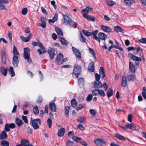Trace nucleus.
Segmentation results:
<instances>
[{"label": "nucleus", "mask_w": 146, "mask_h": 146, "mask_svg": "<svg viewBox=\"0 0 146 146\" xmlns=\"http://www.w3.org/2000/svg\"><path fill=\"white\" fill-rule=\"evenodd\" d=\"M64 18L63 19V22L64 24L71 27H73L74 28H76L77 26L76 23L72 21L69 16L63 15Z\"/></svg>", "instance_id": "nucleus-1"}, {"label": "nucleus", "mask_w": 146, "mask_h": 146, "mask_svg": "<svg viewBox=\"0 0 146 146\" xmlns=\"http://www.w3.org/2000/svg\"><path fill=\"white\" fill-rule=\"evenodd\" d=\"M32 45L34 46H38L42 50L38 49L37 50V51L39 53V54H41L47 52V51L45 49L44 46L42 44L39 39H37V42L33 41L32 43Z\"/></svg>", "instance_id": "nucleus-2"}, {"label": "nucleus", "mask_w": 146, "mask_h": 146, "mask_svg": "<svg viewBox=\"0 0 146 146\" xmlns=\"http://www.w3.org/2000/svg\"><path fill=\"white\" fill-rule=\"evenodd\" d=\"M90 8L89 6H87L86 8L83 9L82 11V13H83V17L89 21L94 22L95 21L94 18L90 16H88L87 14L88 13Z\"/></svg>", "instance_id": "nucleus-3"}, {"label": "nucleus", "mask_w": 146, "mask_h": 146, "mask_svg": "<svg viewBox=\"0 0 146 146\" xmlns=\"http://www.w3.org/2000/svg\"><path fill=\"white\" fill-rule=\"evenodd\" d=\"M31 118V119H32ZM41 121L40 119H34L31 120V124L33 127L35 129H36L39 128V125L41 124Z\"/></svg>", "instance_id": "nucleus-4"}, {"label": "nucleus", "mask_w": 146, "mask_h": 146, "mask_svg": "<svg viewBox=\"0 0 146 146\" xmlns=\"http://www.w3.org/2000/svg\"><path fill=\"white\" fill-rule=\"evenodd\" d=\"M81 67L80 65H77L75 66L74 68L73 72V76L74 78H77L80 74Z\"/></svg>", "instance_id": "nucleus-5"}, {"label": "nucleus", "mask_w": 146, "mask_h": 146, "mask_svg": "<svg viewBox=\"0 0 146 146\" xmlns=\"http://www.w3.org/2000/svg\"><path fill=\"white\" fill-rule=\"evenodd\" d=\"M24 53L23 54L24 58L27 60L29 62H31L32 60L30 57L29 50L28 48H25L24 49Z\"/></svg>", "instance_id": "nucleus-6"}, {"label": "nucleus", "mask_w": 146, "mask_h": 146, "mask_svg": "<svg viewBox=\"0 0 146 146\" xmlns=\"http://www.w3.org/2000/svg\"><path fill=\"white\" fill-rule=\"evenodd\" d=\"M129 55L131 59L133 60L136 61L135 62L136 66H139V61L141 60V58L139 57L135 56L132 54H130Z\"/></svg>", "instance_id": "nucleus-7"}, {"label": "nucleus", "mask_w": 146, "mask_h": 146, "mask_svg": "<svg viewBox=\"0 0 146 146\" xmlns=\"http://www.w3.org/2000/svg\"><path fill=\"white\" fill-rule=\"evenodd\" d=\"M63 56L62 53H60L56 58V62L58 65H60L63 62Z\"/></svg>", "instance_id": "nucleus-8"}, {"label": "nucleus", "mask_w": 146, "mask_h": 146, "mask_svg": "<svg viewBox=\"0 0 146 146\" xmlns=\"http://www.w3.org/2000/svg\"><path fill=\"white\" fill-rule=\"evenodd\" d=\"M1 57L2 62L3 64H5L6 63L7 57L5 51L2 50L1 52Z\"/></svg>", "instance_id": "nucleus-9"}, {"label": "nucleus", "mask_w": 146, "mask_h": 146, "mask_svg": "<svg viewBox=\"0 0 146 146\" xmlns=\"http://www.w3.org/2000/svg\"><path fill=\"white\" fill-rule=\"evenodd\" d=\"M72 50L76 57L78 58L79 59H80L81 58V53L79 50L74 47H72Z\"/></svg>", "instance_id": "nucleus-10"}, {"label": "nucleus", "mask_w": 146, "mask_h": 146, "mask_svg": "<svg viewBox=\"0 0 146 146\" xmlns=\"http://www.w3.org/2000/svg\"><path fill=\"white\" fill-rule=\"evenodd\" d=\"M100 27L102 31L106 33H109L111 31L112 29L110 27L103 25H101Z\"/></svg>", "instance_id": "nucleus-11"}, {"label": "nucleus", "mask_w": 146, "mask_h": 146, "mask_svg": "<svg viewBox=\"0 0 146 146\" xmlns=\"http://www.w3.org/2000/svg\"><path fill=\"white\" fill-rule=\"evenodd\" d=\"M48 53L50 56V59L51 60H52L54 58L55 50L54 49L52 48H50L49 49L48 51Z\"/></svg>", "instance_id": "nucleus-12"}, {"label": "nucleus", "mask_w": 146, "mask_h": 146, "mask_svg": "<svg viewBox=\"0 0 146 146\" xmlns=\"http://www.w3.org/2000/svg\"><path fill=\"white\" fill-rule=\"evenodd\" d=\"M19 62L18 57L17 56H14L13 59V66L16 67H18Z\"/></svg>", "instance_id": "nucleus-13"}, {"label": "nucleus", "mask_w": 146, "mask_h": 146, "mask_svg": "<svg viewBox=\"0 0 146 146\" xmlns=\"http://www.w3.org/2000/svg\"><path fill=\"white\" fill-rule=\"evenodd\" d=\"M98 32V30H96L93 32H91V36L92 35L93 36V38L100 43V40L99 38L96 35Z\"/></svg>", "instance_id": "nucleus-14"}, {"label": "nucleus", "mask_w": 146, "mask_h": 146, "mask_svg": "<svg viewBox=\"0 0 146 146\" xmlns=\"http://www.w3.org/2000/svg\"><path fill=\"white\" fill-rule=\"evenodd\" d=\"M95 142L97 145L104 146L106 145L105 141L102 139H98L95 141Z\"/></svg>", "instance_id": "nucleus-15"}, {"label": "nucleus", "mask_w": 146, "mask_h": 146, "mask_svg": "<svg viewBox=\"0 0 146 146\" xmlns=\"http://www.w3.org/2000/svg\"><path fill=\"white\" fill-rule=\"evenodd\" d=\"M9 1L7 0H0V10L7 9L3 3H8Z\"/></svg>", "instance_id": "nucleus-16"}, {"label": "nucleus", "mask_w": 146, "mask_h": 146, "mask_svg": "<svg viewBox=\"0 0 146 146\" xmlns=\"http://www.w3.org/2000/svg\"><path fill=\"white\" fill-rule=\"evenodd\" d=\"M49 108L52 111L54 112L56 111V106L54 102H50Z\"/></svg>", "instance_id": "nucleus-17"}, {"label": "nucleus", "mask_w": 146, "mask_h": 146, "mask_svg": "<svg viewBox=\"0 0 146 146\" xmlns=\"http://www.w3.org/2000/svg\"><path fill=\"white\" fill-rule=\"evenodd\" d=\"M126 127L133 130H136V126L133 123H127L126 125Z\"/></svg>", "instance_id": "nucleus-18"}, {"label": "nucleus", "mask_w": 146, "mask_h": 146, "mask_svg": "<svg viewBox=\"0 0 146 146\" xmlns=\"http://www.w3.org/2000/svg\"><path fill=\"white\" fill-rule=\"evenodd\" d=\"M94 87L96 88H99L102 87V84L99 81H95L94 85Z\"/></svg>", "instance_id": "nucleus-19"}, {"label": "nucleus", "mask_w": 146, "mask_h": 146, "mask_svg": "<svg viewBox=\"0 0 146 146\" xmlns=\"http://www.w3.org/2000/svg\"><path fill=\"white\" fill-rule=\"evenodd\" d=\"M8 67H7L5 68L3 67H1L0 68V71L1 72L2 74L5 76H7V74Z\"/></svg>", "instance_id": "nucleus-20"}, {"label": "nucleus", "mask_w": 146, "mask_h": 146, "mask_svg": "<svg viewBox=\"0 0 146 146\" xmlns=\"http://www.w3.org/2000/svg\"><path fill=\"white\" fill-rule=\"evenodd\" d=\"M32 36V34L31 33L29 34L27 37H25L23 36H21V38L23 41L25 42H27L30 40Z\"/></svg>", "instance_id": "nucleus-21"}, {"label": "nucleus", "mask_w": 146, "mask_h": 146, "mask_svg": "<svg viewBox=\"0 0 146 146\" xmlns=\"http://www.w3.org/2000/svg\"><path fill=\"white\" fill-rule=\"evenodd\" d=\"M89 71L91 72H93L94 71V64L93 62H90L88 66Z\"/></svg>", "instance_id": "nucleus-22"}, {"label": "nucleus", "mask_w": 146, "mask_h": 146, "mask_svg": "<svg viewBox=\"0 0 146 146\" xmlns=\"http://www.w3.org/2000/svg\"><path fill=\"white\" fill-rule=\"evenodd\" d=\"M58 38L62 45H67L69 43L68 42L63 38L59 36Z\"/></svg>", "instance_id": "nucleus-23"}, {"label": "nucleus", "mask_w": 146, "mask_h": 146, "mask_svg": "<svg viewBox=\"0 0 146 146\" xmlns=\"http://www.w3.org/2000/svg\"><path fill=\"white\" fill-rule=\"evenodd\" d=\"M127 80L125 76H122L121 86L123 87H125L126 86Z\"/></svg>", "instance_id": "nucleus-24"}, {"label": "nucleus", "mask_w": 146, "mask_h": 146, "mask_svg": "<svg viewBox=\"0 0 146 146\" xmlns=\"http://www.w3.org/2000/svg\"><path fill=\"white\" fill-rule=\"evenodd\" d=\"M98 35L100 40L101 39L105 40L107 38L106 35L103 33H100Z\"/></svg>", "instance_id": "nucleus-25"}, {"label": "nucleus", "mask_w": 146, "mask_h": 146, "mask_svg": "<svg viewBox=\"0 0 146 146\" xmlns=\"http://www.w3.org/2000/svg\"><path fill=\"white\" fill-rule=\"evenodd\" d=\"M21 145H23L24 146H28L29 144V141L26 139H22L21 140Z\"/></svg>", "instance_id": "nucleus-26"}, {"label": "nucleus", "mask_w": 146, "mask_h": 146, "mask_svg": "<svg viewBox=\"0 0 146 146\" xmlns=\"http://www.w3.org/2000/svg\"><path fill=\"white\" fill-rule=\"evenodd\" d=\"M65 132V129L62 128L58 130V135L60 137H62L64 135Z\"/></svg>", "instance_id": "nucleus-27"}, {"label": "nucleus", "mask_w": 146, "mask_h": 146, "mask_svg": "<svg viewBox=\"0 0 146 146\" xmlns=\"http://www.w3.org/2000/svg\"><path fill=\"white\" fill-rule=\"evenodd\" d=\"M113 28L114 30L117 32H120L122 33H124V30L119 26H114Z\"/></svg>", "instance_id": "nucleus-28"}, {"label": "nucleus", "mask_w": 146, "mask_h": 146, "mask_svg": "<svg viewBox=\"0 0 146 146\" xmlns=\"http://www.w3.org/2000/svg\"><path fill=\"white\" fill-rule=\"evenodd\" d=\"M129 68L131 73H134L135 72V67L134 65L130 62H129Z\"/></svg>", "instance_id": "nucleus-29"}, {"label": "nucleus", "mask_w": 146, "mask_h": 146, "mask_svg": "<svg viewBox=\"0 0 146 146\" xmlns=\"http://www.w3.org/2000/svg\"><path fill=\"white\" fill-rule=\"evenodd\" d=\"M99 73L100 75L102 76V78H104L105 77L106 75L104 72V70L103 67H101L99 70Z\"/></svg>", "instance_id": "nucleus-30"}, {"label": "nucleus", "mask_w": 146, "mask_h": 146, "mask_svg": "<svg viewBox=\"0 0 146 146\" xmlns=\"http://www.w3.org/2000/svg\"><path fill=\"white\" fill-rule=\"evenodd\" d=\"M15 123L19 127L21 126L23 124V123L21 119H20L19 118H17L16 119Z\"/></svg>", "instance_id": "nucleus-31"}, {"label": "nucleus", "mask_w": 146, "mask_h": 146, "mask_svg": "<svg viewBox=\"0 0 146 146\" xmlns=\"http://www.w3.org/2000/svg\"><path fill=\"white\" fill-rule=\"evenodd\" d=\"M55 30L58 35L60 36L63 35V32L61 29L58 27H56Z\"/></svg>", "instance_id": "nucleus-32"}, {"label": "nucleus", "mask_w": 146, "mask_h": 146, "mask_svg": "<svg viewBox=\"0 0 146 146\" xmlns=\"http://www.w3.org/2000/svg\"><path fill=\"white\" fill-rule=\"evenodd\" d=\"M57 20V15L56 13H55L54 16L52 19H49L48 21L49 23H54Z\"/></svg>", "instance_id": "nucleus-33"}, {"label": "nucleus", "mask_w": 146, "mask_h": 146, "mask_svg": "<svg viewBox=\"0 0 146 146\" xmlns=\"http://www.w3.org/2000/svg\"><path fill=\"white\" fill-rule=\"evenodd\" d=\"M89 50L91 54L95 60V61H96L97 60L96 56L95 55V52L94 51L90 48H89Z\"/></svg>", "instance_id": "nucleus-34"}, {"label": "nucleus", "mask_w": 146, "mask_h": 146, "mask_svg": "<svg viewBox=\"0 0 146 146\" xmlns=\"http://www.w3.org/2000/svg\"><path fill=\"white\" fill-rule=\"evenodd\" d=\"M115 136L116 137L121 140H125V138L123 136L119 134H115Z\"/></svg>", "instance_id": "nucleus-35"}, {"label": "nucleus", "mask_w": 146, "mask_h": 146, "mask_svg": "<svg viewBox=\"0 0 146 146\" xmlns=\"http://www.w3.org/2000/svg\"><path fill=\"white\" fill-rule=\"evenodd\" d=\"M9 71L11 77H13L15 76V73L14 72L13 68L12 66H10V67Z\"/></svg>", "instance_id": "nucleus-36"}, {"label": "nucleus", "mask_w": 146, "mask_h": 146, "mask_svg": "<svg viewBox=\"0 0 146 146\" xmlns=\"http://www.w3.org/2000/svg\"><path fill=\"white\" fill-rule=\"evenodd\" d=\"M1 135V139H6L7 137V135L5 131H3Z\"/></svg>", "instance_id": "nucleus-37"}, {"label": "nucleus", "mask_w": 146, "mask_h": 146, "mask_svg": "<svg viewBox=\"0 0 146 146\" xmlns=\"http://www.w3.org/2000/svg\"><path fill=\"white\" fill-rule=\"evenodd\" d=\"M77 121L80 123L84 122L86 120V118L84 117H81L77 119Z\"/></svg>", "instance_id": "nucleus-38"}, {"label": "nucleus", "mask_w": 146, "mask_h": 146, "mask_svg": "<svg viewBox=\"0 0 146 146\" xmlns=\"http://www.w3.org/2000/svg\"><path fill=\"white\" fill-rule=\"evenodd\" d=\"M72 139L73 140L78 143L80 142V141L82 139L81 138L76 136H73L72 137Z\"/></svg>", "instance_id": "nucleus-39"}, {"label": "nucleus", "mask_w": 146, "mask_h": 146, "mask_svg": "<svg viewBox=\"0 0 146 146\" xmlns=\"http://www.w3.org/2000/svg\"><path fill=\"white\" fill-rule=\"evenodd\" d=\"M1 145L2 146H9V142L5 140H3L1 141Z\"/></svg>", "instance_id": "nucleus-40"}, {"label": "nucleus", "mask_w": 146, "mask_h": 146, "mask_svg": "<svg viewBox=\"0 0 146 146\" xmlns=\"http://www.w3.org/2000/svg\"><path fill=\"white\" fill-rule=\"evenodd\" d=\"M79 38L80 41L83 43L86 42V39L84 38L83 35H82L81 33H80V35L79 36Z\"/></svg>", "instance_id": "nucleus-41"}, {"label": "nucleus", "mask_w": 146, "mask_h": 146, "mask_svg": "<svg viewBox=\"0 0 146 146\" xmlns=\"http://www.w3.org/2000/svg\"><path fill=\"white\" fill-rule=\"evenodd\" d=\"M127 78L128 80L129 81H133L135 79V76L133 74H131L128 76Z\"/></svg>", "instance_id": "nucleus-42"}, {"label": "nucleus", "mask_w": 146, "mask_h": 146, "mask_svg": "<svg viewBox=\"0 0 146 146\" xmlns=\"http://www.w3.org/2000/svg\"><path fill=\"white\" fill-rule=\"evenodd\" d=\"M82 33L86 36L89 37L91 36V32L88 31L84 29H83L82 31Z\"/></svg>", "instance_id": "nucleus-43"}, {"label": "nucleus", "mask_w": 146, "mask_h": 146, "mask_svg": "<svg viewBox=\"0 0 146 146\" xmlns=\"http://www.w3.org/2000/svg\"><path fill=\"white\" fill-rule=\"evenodd\" d=\"M69 107L67 106H65V114L66 117H69Z\"/></svg>", "instance_id": "nucleus-44"}, {"label": "nucleus", "mask_w": 146, "mask_h": 146, "mask_svg": "<svg viewBox=\"0 0 146 146\" xmlns=\"http://www.w3.org/2000/svg\"><path fill=\"white\" fill-rule=\"evenodd\" d=\"M124 2L126 5L129 7L131 6L132 3L131 1L130 0H125L124 1Z\"/></svg>", "instance_id": "nucleus-45"}, {"label": "nucleus", "mask_w": 146, "mask_h": 146, "mask_svg": "<svg viewBox=\"0 0 146 146\" xmlns=\"http://www.w3.org/2000/svg\"><path fill=\"white\" fill-rule=\"evenodd\" d=\"M78 82L80 86H83L84 83V79L83 78H80L78 80Z\"/></svg>", "instance_id": "nucleus-46"}, {"label": "nucleus", "mask_w": 146, "mask_h": 146, "mask_svg": "<svg viewBox=\"0 0 146 146\" xmlns=\"http://www.w3.org/2000/svg\"><path fill=\"white\" fill-rule=\"evenodd\" d=\"M77 103L75 99H72L71 102V104L73 108H75L77 105Z\"/></svg>", "instance_id": "nucleus-47"}, {"label": "nucleus", "mask_w": 146, "mask_h": 146, "mask_svg": "<svg viewBox=\"0 0 146 146\" xmlns=\"http://www.w3.org/2000/svg\"><path fill=\"white\" fill-rule=\"evenodd\" d=\"M33 112L35 115H37L39 112L38 107L37 106H35L33 108Z\"/></svg>", "instance_id": "nucleus-48"}, {"label": "nucleus", "mask_w": 146, "mask_h": 146, "mask_svg": "<svg viewBox=\"0 0 146 146\" xmlns=\"http://www.w3.org/2000/svg\"><path fill=\"white\" fill-rule=\"evenodd\" d=\"M146 88L144 86L143 88V91L142 92V96L144 99H146Z\"/></svg>", "instance_id": "nucleus-49"}, {"label": "nucleus", "mask_w": 146, "mask_h": 146, "mask_svg": "<svg viewBox=\"0 0 146 146\" xmlns=\"http://www.w3.org/2000/svg\"><path fill=\"white\" fill-rule=\"evenodd\" d=\"M84 107V105L83 104H79L76 108V110L77 111L81 110Z\"/></svg>", "instance_id": "nucleus-50"}, {"label": "nucleus", "mask_w": 146, "mask_h": 146, "mask_svg": "<svg viewBox=\"0 0 146 146\" xmlns=\"http://www.w3.org/2000/svg\"><path fill=\"white\" fill-rule=\"evenodd\" d=\"M13 53L14 56H17L19 54V53L17 51V48L15 45L13 46Z\"/></svg>", "instance_id": "nucleus-51"}, {"label": "nucleus", "mask_w": 146, "mask_h": 146, "mask_svg": "<svg viewBox=\"0 0 146 146\" xmlns=\"http://www.w3.org/2000/svg\"><path fill=\"white\" fill-rule=\"evenodd\" d=\"M46 20V18L44 17H40V21L42 23V24L44 25V26H46V24L45 21Z\"/></svg>", "instance_id": "nucleus-52"}, {"label": "nucleus", "mask_w": 146, "mask_h": 146, "mask_svg": "<svg viewBox=\"0 0 146 146\" xmlns=\"http://www.w3.org/2000/svg\"><path fill=\"white\" fill-rule=\"evenodd\" d=\"M113 94V90L111 89L109 90L108 92L107 96L109 98L112 96Z\"/></svg>", "instance_id": "nucleus-53"}, {"label": "nucleus", "mask_w": 146, "mask_h": 146, "mask_svg": "<svg viewBox=\"0 0 146 146\" xmlns=\"http://www.w3.org/2000/svg\"><path fill=\"white\" fill-rule=\"evenodd\" d=\"M99 90L95 89L92 91V93L93 95L96 96L97 94H99Z\"/></svg>", "instance_id": "nucleus-54"}, {"label": "nucleus", "mask_w": 146, "mask_h": 146, "mask_svg": "<svg viewBox=\"0 0 146 146\" xmlns=\"http://www.w3.org/2000/svg\"><path fill=\"white\" fill-rule=\"evenodd\" d=\"M108 5L110 6H112L115 4V3L112 1H108L106 2Z\"/></svg>", "instance_id": "nucleus-55"}, {"label": "nucleus", "mask_w": 146, "mask_h": 146, "mask_svg": "<svg viewBox=\"0 0 146 146\" xmlns=\"http://www.w3.org/2000/svg\"><path fill=\"white\" fill-rule=\"evenodd\" d=\"M66 145L67 146H73L74 145V143L72 141L68 140L67 142Z\"/></svg>", "instance_id": "nucleus-56"}, {"label": "nucleus", "mask_w": 146, "mask_h": 146, "mask_svg": "<svg viewBox=\"0 0 146 146\" xmlns=\"http://www.w3.org/2000/svg\"><path fill=\"white\" fill-rule=\"evenodd\" d=\"M47 123L49 128H50L52 126V120L50 118H48L47 120Z\"/></svg>", "instance_id": "nucleus-57"}, {"label": "nucleus", "mask_w": 146, "mask_h": 146, "mask_svg": "<svg viewBox=\"0 0 146 146\" xmlns=\"http://www.w3.org/2000/svg\"><path fill=\"white\" fill-rule=\"evenodd\" d=\"M91 115H93L94 116L97 113L96 111L93 109H91L89 111Z\"/></svg>", "instance_id": "nucleus-58"}, {"label": "nucleus", "mask_w": 146, "mask_h": 146, "mask_svg": "<svg viewBox=\"0 0 146 146\" xmlns=\"http://www.w3.org/2000/svg\"><path fill=\"white\" fill-rule=\"evenodd\" d=\"M28 10L27 8H23L22 10L21 13L23 15H25L27 12Z\"/></svg>", "instance_id": "nucleus-59"}, {"label": "nucleus", "mask_w": 146, "mask_h": 146, "mask_svg": "<svg viewBox=\"0 0 146 146\" xmlns=\"http://www.w3.org/2000/svg\"><path fill=\"white\" fill-rule=\"evenodd\" d=\"M10 127L9 125L8 124H6L5 127V131H10Z\"/></svg>", "instance_id": "nucleus-60"}, {"label": "nucleus", "mask_w": 146, "mask_h": 146, "mask_svg": "<svg viewBox=\"0 0 146 146\" xmlns=\"http://www.w3.org/2000/svg\"><path fill=\"white\" fill-rule=\"evenodd\" d=\"M139 41L142 43L146 44V38H141L139 40Z\"/></svg>", "instance_id": "nucleus-61"}, {"label": "nucleus", "mask_w": 146, "mask_h": 146, "mask_svg": "<svg viewBox=\"0 0 146 146\" xmlns=\"http://www.w3.org/2000/svg\"><path fill=\"white\" fill-rule=\"evenodd\" d=\"M99 94L102 97H104L105 96V92L104 90H99Z\"/></svg>", "instance_id": "nucleus-62"}, {"label": "nucleus", "mask_w": 146, "mask_h": 146, "mask_svg": "<svg viewBox=\"0 0 146 146\" xmlns=\"http://www.w3.org/2000/svg\"><path fill=\"white\" fill-rule=\"evenodd\" d=\"M92 97H93V96H92V94H90L89 95L87 96V97L86 98V101L88 102L90 101L92 99Z\"/></svg>", "instance_id": "nucleus-63"}, {"label": "nucleus", "mask_w": 146, "mask_h": 146, "mask_svg": "<svg viewBox=\"0 0 146 146\" xmlns=\"http://www.w3.org/2000/svg\"><path fill=\"white\" fill-rule=\"evenodd\" d=\"M80 143L82 145L84 146H87L88 144L86 143V142L83 140L82 139L80 141Z\"/></svg>", "instance_id": "nucleus-64"}]
</instances>
